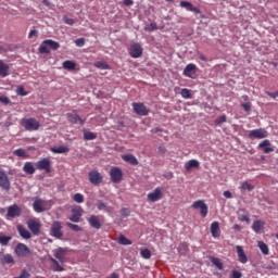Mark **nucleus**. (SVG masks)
Listing matches in <instances>:
<instances>
[{
  "label": "nucleus",
  "instance_id": "f257e3e1",
  "mask_svg": "<svg viewBox=\"0 0 278 278\" xmlns=\"http://www.w3.org/2000/svg\"><path fill=\"white\" fill-rule=\"evenodd\" d=\"M53 256H49V262H51V268L54 273H63L64 267L62 264L66 262V255L68 250L66 248H58L52 251Z\"/></svg>",
  "mask_w": 278,
  "mask_h": 278
},
{
  "label": "nucleus",
  "instance_id": "f03ea898",
  "mask_svg": "<svg viewBox=\"0 0 278 278\" xmlns=\"http://www.w3.org/2000/svg\"><path fill=\"white\" fill-rule=\"evenodd\" d=\"M53 207V202L51 200H42L36 197L34 199L33 208L37 214H42V212H49Z\"/></svg>",
  "mask_w": 278,
  "mask_h": 278
},
{
  "label": "nucleus",
  "instance_id": "7ed1b4c3",
  "mask_svg": "<svg viewBox=\"0 0 278 278\" xmlns=\"http://www.w3.org/2000/svg\"><path fill=\"white\" fill-rule=\"evenodd\" d=\"M22 126L24 129H26V131H38V129H40V122L34 117L23 118Z\"/></svg>",
  "mask_w": 278,
  "mask_h": 278
},
{
  "label": "nucleus",
  "instance_id": "20e7f679",
  "mask_svg": "<svg viewBox=\"0 0 278 278\" xmlns=\"http://www.w3.org/2000/svg\"><path fill=\"white\" fill-rule=\"evenodd\" d=\"M27 227L29 231H31L33 236H40V228L42 227V224H40V222L36 219H28Z\"/></svg>",
  "mask_w": 278,
  "mask_h": 278
},
{
  "label": "nucleus",
  "instance_id": "39448f33",
  "mask_svg": "<svg viewBox=\"0 0 278 278\" xmlns=\"http://www.w3.org/2000/svg\"><path fill=\"white\" fill-rule=\"evenodd\" d=\"M110 177L113 184H121V181H123V169L119 167H112L110 170Z\"/></svg>",
  "mask_w": 278,
  "mask_h": 278
},
{
  "label": "nucleus",
  "instance_id": "423d86ee",
  "mask_svg": "<svg viewBox=\"0 0 278 278\" xmlns=\"http://www.w3.org/2000/svg\"><path fill=\"white\" fill-rule=\"evenodd\" d=\"M132 110L135 114H138V116H149V109L144 105V103L134 102Z\"/></svg>",
  "mask_w": 278,
  "mask_h": 278
},
{
  "label": "nucleus",
  "instance_id": "0eeeda50",
  "mask_svg": "<svg viewBox=\"0 0 278 278\" xmlns=\"http://www.w3.org/2000/svg\"><path fill=\"white\" fill-rule=\"evenodd\" d=\"M192 207L193 210H200L202 218H205V216H207L208 207L203 200H198L193 202Z\"/></svg>",
  "mask_w": 278,
  "mask_h": 278
},
{
  "label": "nucleus",
  "instance_id": "6e6552de",
  "mask_svg": "<svg viewBox=\"0 0 278 278\" xmlns=\"http://www.w3.org/2000/svg\"><path fill=\"white\" fill-rule=\"evenodd\" d=\"M89 181L93 186H99V184H103V176L96 169L89 172Z\"/></svg>",
  "mask_w": 278,
  "mask_h": 278
},
{
  "label": "nucleus",
  "instance_id": "1a4fd4ad",
  "mask_svg": "<svg viewBox=\"0 0 278 278\" xmlns=\"http://www.w3.org/2000/svg\"><path fill=\"white\" fill-rule=\"evenodd\" d=\"M128 53L130 58L138 59L142 56V46L140 43L136 42L132 43L128 50Z\"/></svg>",
  "mask_w": 278,
  "mask_h": 278
},
{
  "label": "nucleus",
  "instance_id": "9d476101",
  "mask_svg": "<svg viewBox=\"0 0 278 278\" xmlns=\"http://www.w3.org/2000/svg\"><path fill=\"white\" fill-rule=\"evenodd\" d=\"M50 233L60 240L64 236V233H62V223L54 222L51 226Z\"/></svg>",
  "mask_w": 278,
  "mask_h": 278
},
{
  "label": "nucleus",
  "instance_id": "9b49d317",
  "mask_svg": "<svg viewBox=\"0 0 278 278\" xmlns=\"http://www.w3.org/2000/svg\"><path fill=\"white\" fill-rule=\"evenodd\" d=\"M21 214H23V208H21L18 205L13 204L8 207L7 216L9 218H18V216H21Z\"/></svg>",
  "mask_w": 278,
  "mask_h": 278
},
{
  "label": "nucleus",
  "instance_id": "f8f14e48",
  "mask_svg": "<svg viewBox=\"0 0 278 278\" xmlns=\"http://www.w3.org/2000/svg\"><path fill=\"white\" fill-rule=\"evenodd\" d=\"M185 77L197 79V65L193 63L188 64L184 70Z\"/></svg>",
  "mask_w": 278,
  "mask_h": 278
},
{
  "label": "nucleus",
  "instance_id": "ddd939ff",
  "mask_svg": "<svg viewBox=\"0 0 278 278\" xmlns=\"http://www.w3.org/2000/svg\"><path fill=\"white\" fill-rule=\"evenodd\" d=\"M268 137V131L263 128L254 129L249 132V138H256L258 140H262L263 138Z\"/></svg>",
  "mask_w": 278,
  "mask_h": 278
},
{
  "label": "nucleus",
  "instance_id": "4468645a",
  "mask_svg": "<svg viewBox=\"0 0 278 278\" xmlns=\"http://www.w3.org/2000/svg\"><path fill=\"white\" fill-rule=\"evenodd\" d=\"M0 188L2 190H10V178L8 177V174H5V170H0Z\"/></svg>",
  "mask_w": 278,
  "mask_h": 278
},
{
  "label": "nucleus",
  "instance_id": "2eb2a0df",
  "mask_svg": "<svg viewBox=\"0 0 278 278\" xmlns=\"http://www.w3.org/2000/svg\"><path fill=\"white\" fill-rule=\"evenodd\" d=\"M15 253L20 256V257H25L27 255H29L31 253V250H29V248L24 244V243H18L15 248Z\"/></svg>",
  "mask_w": 278,
  "mask_h": 278
},
{
  "label": "nucleus",
  "instance_id": "dca6fc26",
  "mask_svg": "<svg viewBox=\"0 0 278 278\" xmlns=\"http://www.w3.org/2000/svg\"><path fill=\"white\" fill-rule=\"evenodd\" d=\"M66 118L70 121V123H74V125H84V123H86V121H84L75 111L67 113Z\"/></svg>",
  "mask_w": 278,
  "mask_h": 278
},
{
  "label": "nucleus",
  "instance_id": "f3484780",
  "mask_svg": "<svg viewBox=\"0 0 278 278\" xmlns=\"http://www.w3.org/2000/svg\"><path fill=\"white\" fill-rule=\"evenodd\" d=\"M160 199H162V189L160 187L148 193V201H151V203H155Z\"/></svg>",
  "mask_w": 278,
  "mask_h": 278
},
{
  "label": "nucleus",
  "instance_id": "a211bd4d",
  "mask_svg": "<svg viewBox=\"0 0 278 278\" xmlns=\"http://www.w3.org/2000/svg\"><path fill=\"white\" fill-rule=\"evenodd\" d=\"M38 170H45L46 173H51V161L49 159H42L37 163Z\"/></svg>",
  "mask_w": 278,
  "mask_h": 278
},
{
  "label": "nucleus",
  "instance_id": "6ab92c4d",
  "mask_svg": "<svg viewBox=\"0 0 278 278\" xmlns=\"http://www.w3.org/2000/svg\"><path fill=\"white\" fill-rule=\"evenodd\" d=\"M83 214H84V210L81 207H75L72 210V216L70 217V220L72 223H79Z\"/></svg>",
  "mask_w": 278,
  "mask_h": 278
},
{
  "label": "nucleus",
  "instance_id": "aec40b11",
  "mask_svg": "<svg viewBox=\"0 0 278 278\" xmlns=\"http://www.w3.org/2000/svg\"><path fill=\"white\" fill-rule=\"evenodd\" d=\"M180 8H186L188 12H193L194 14H201V9L192 5L189 1H180Z\"/></svg>",
  "mask_w": 278,
  "mask_h": 278
},
{
  "label": "nucleus",
  "instance_id": "412c9836",
  "mask_svg": "<svg viewBox=\"0 0 278 278\" xmlns=\"http://www.w3.org/2000/svg\"><path fill=\"white\" fill-rule=\"evenodd\" d=\"M211 233L213 238L220 237V224L218 222H213L211 224Z\"/></svg>",
  "mask_w": 278,
  "mask_h": 278
},
{
  "label": "nucleus",
  "instance_id": "4be33fe9",
  "mask_svg": "<svg viewBox=\"0 0 278 278\" xmlns=\"http://www.w3.org/2000/svg\"><path fill=\"white\" fill-rule=\"evenodd\" d=\"M88 223H89L90 227H92L93 229H101V222L99 220L98 216L91 215L88 218Z\"/></svg>",
  "mask_w": 278,
  "mask_h": 278
},
{
  "label": "nucleus",
  "instance_id": "5701e85b",
  "mask_svg": "<svg viewBox=\"0 0 278 278\" xmlns=\"http://www.w3.org/2000/svg\"><path fill=\"white\" fill-rule=\"evenodd\" d=\"M264 225H266V223H264L263 220L256 219L252 224V229L255 233H262V230L264 229Z\"/></svg>",
  "mask_w": 278,
  "mask_h": 278
},
{
  "label": "nucleus",
  "instance_id": "b1692460",
  "mask_svg": "<svg viewBox=\"0 0 278 278\" xmlns=\"http://www.w3.org/2000/svg\"><path fill=\"white\" fill-rule=\"evenodd\" d=\"M237 255L239 257V262H241V264H247V262H249V258L247 257V254L244 253V250L242 249V247L237 245Z\"/></svg>",
  "mask_w": 278,
  "mask_h": 278
},
{
  "label": "nucleus",
  "instance_id": "393cba45",
  "mask_svg": "<svg viewBox=\"0 0 278 278\" xmlns=\"http://www.w3.org/2000/svg\"><path fill=\"white\" fill-rule=\"evenodd\" d=\"M260 149H263L264 153H273L274 148H270V140L265 139L258 144Z\"/></svg>",
  "mask_w": 278,
  "mask_h": 278
},
{
  "label": "nucleus",
  "instance_id": "a878e982",
  "mask_svg": "<svg viewBox=\"0 0 278 278\" xmlns=\"http://www.w3.org/2000/svg\"><path fill=\"white\" fill-rule=\"evenodd\" d=\"M17 231L24 240H29L31 238V232L21 225L17 226Z\"/></svg>",
  "mask_w": 278,
  "mask_h": 278
},
{
  "label": "nucleus",
  "instance_id": "bb28decb",
  "mask_svg": "<svg viewBox=\"0 0 278 278\" xmlns=\"http://www.w3.org/2000/svg\"><path fill=\"white\" fill-rule=\"evenodd\" d=\"M10 75V65L0 60V77H8Z\"/></svg>",
  "mask_w": 278,
  "mask_h": 278
},
{
  "label": "nucleus",
  "instance_id": "cd10ccee",
  "mask_svg": "<svg viewBox=\"0 0 278 278\" xmlns=\"http://www.w3.org/2000/svg\"><path fill=\"white\" fill-rule=\"evenodd\" d=\"M23 170L26 175H34V173H36V167L34 166V163L26 162L23 166Z\"/></svg>",
  "mask_w": 278,
  "mask_h": 278
},
{
  "label": "nucleus",
  "instance_id": "c85d7f7f",
  "mask_svg": "<svg viewBox=\"0 0 278 278\" xmlns=\"http://www.w3.org/2000/svg\"><path fill=\"white\" fill-rule=\"evenodd\" d=\"M124 162H127L128 164H131V166H138V159L134 156V154H125L122 156Z\"/></svg>",
  "mask_w": 278,
  "mask_h": 278
},
{
  "label": "nucleus",
  "instance_id": "c756f323",
  "mask_svg": "<svg viewBox=\"0 0 278 278\" xmlns=\"http://www.w3.org/2000/svg\"><path fill=\"white\" fill-rule=\"evenodd\" d=\"M39 53H51V49H49V45L47 42V39L41 42V45L38 48Z\"/></svg>",
  "mask_w": 278,
  "mask_h": 278
},
{
  "label": "nucleus",
  "instance_id": "7c9ffc66",
  "mask_svg": "<svg viewBox=\"0 0 278 278\" xmlns=\"http://www.w3.org/2000/svg\"><path fill=\"white\" fill-rule=\"evenodd\" d=\"M200 163L197 160H190L185 164L186 170H192V168H199Z\"/></svg>",
  "mask_w": 278,
  "mask_h": 278
},
{
  "label": "nucleus",
  "instance_id": "2f4dec72",
  "mask_svg": "<svg viewBox=\"0 0 278 278\" xmlns=\"http://www.w3.org/2000/svg\"><path fill=\"white\" fill-rule=\"evenodd\" d=\"M52 153H68L71 149L66 146H59V147H53L51 148Z\"/></svg>",
  "mask_w": 278,
  "mask_h": 278
},
{
  "label": "nucleus",
  "instance_id": "473e14b6",
  "mask_svg": "<svg viewBox=\"0 0 278 278\" xmlns=\"http://www.w3.org/2000/svg\"><path fill=\"white\" fill-rule=\"evenodd\" d=\"M46 41L48 42L50 51H58V49H60V42L54 41L53 39H46Z\"/></svg>",
  "mask_w": 278,
  "mask_h": 278
},
{
  "label": "nucleus",
  "instance_id": "72a5a7b5",
  "mask_svg": "<svg viewBox=\"0 0 278 278\" xmlns=\"http://www.w3.org/2000/svg\"><path fill=\"white\" fill-rule=\"evenodd\" d=\"M96 206L101 212H110V206H108V204L101 200L97 201Z\"/></svg>",
  "mask_w": 278,
  "mask_h": 278
},
{
  "label": "nucleus",
  "instance_id": "f704fd0d",
  "mask_svg": "<svg viewBox=\"0 0 278 278\" xmlns=\"http://www.w3.org/2000/svg\"><path fill=\"white\" fill-rule=\"evenodd\" d=\"M12 240V237H8L3 235V232H0V244L2 247H8L10 244V241Z\"/></svg>",
  "mask_w": 278,
  "mask_h": 278
},
{
  "label": "nucleus",
  "instance_id": "c9c22d12",
  "mask_svg": "<svg viewBox=\"0 0 278 278\" xmlns=\"http://www.w3.org/2000/svg\"><path fill=\"white\" fill-rule=\"evenodd\" d=\"M76 66L77 65L73 61L67 60V61L63 62V68H65L66 71H75Z\"/></svg>",
  "mask_w": 278,
  "mask_h": 278
},
{
  "label": "nucleus",
  "instance_id": "e433bc0d",
  "mask_svg": "<svg viewBox=\"0 0 278 278\" xmlns=\"http://www.w3.org/2000/svg\"><path fill=\"white\" fill-rule=\"evenodd\" d=\"M118 244H123V247H128L132 244L131 240H129L125 235H121L118 239Z\"/></svg>",
  "mask_w": 278,
  "mask_h": 278
},
{
  "label": "nucleus",
  "instance_id": "4c0bfd02",
  "mask_svg": "<svg viewBox=\"0 0 278 278\" xmlns=\"http://www.w3.org/2000/svg\"><path fill=\"white\" fill-rule=\"evenodd\" d=\"M2 264H14V257L11 254H4L1 257Z\"/></svg>",
  "mask_w": 278,
  "mask_h": 278
},
{
  "label": "nucleus",
  "instance_id": "58836bf2",
  "mask_svg": "<svg viewBox=\"0 0 278 278\" xmlns=\"http://www.w3.org/2000/svg\"><path fill=\"white\" fill-rule=\"evenodd\" d=\"M96 68H102V71H108L110 68V65L105 61H98L94 63Z\"/></svg>",
  "mask_w": 278,
  "mask_h": 278
},
{
  "label": "nucleus",
  "instance_id": "ea45409f",
  "mask_svg": "<svg viewBox=\"0 0 278 278\" xmlns=\"http://www.w3.org/2000/svg\"><path fill=\"white\" fill-rule=\"evenodd\" d=\"M211 262L213 266H216V268H218V270H223V262H220V258L211 257Z\"/></svg>",
  "mask_w": 278,
  "mask_h": 278
},
{
  "label": "nucleus",
  "instance_id": "a19ab883",
  "mask_svg": "<svg viewBox=\"0 0 278 278\" xmlns=\"http://www.w3.org/2000/svg\"><path fill=\"white\" fill-rule=\"evenodd\" d=\"M258 249H261L263 255H268L269 253L268 245L264 243V241H258Z\"/></svg>",
  "mask_w": 278,
  "mask_h": 278
},
{
  "label": "nucleus",
  "instance_id": "79ce46f5",
  "mask_svg": "<svg viewBox=\"0 0 278 278\" xmlns=\"http://www.w3.org/2000/svg\"><path fill=\"white\" fill-rule=\"evenodd\" d=\"M180 94H181L182 99H192V93L190 92V89H188V88L181 89Z\"/></svg>",
  "mask_w": 278,
  "mask_h": 278
},
{
  "label": "nucleus",
  "instance_id": "37998d69",
  "mask_svg": "<svg viewBox=\"0 0 278 278\" xmlns=\"http://www.w3.org/2000/svg\"><path fill=\"white\" fill-rule=\"evenodd\" d=\"M84 139L85 140H94V139H97V135H94L91 131L85 130L84 131Z\"/></svg>",
  "mask_w": 278,
  "mask_h": 278
},
{
  "label": "nucleus",
  "instance_id": "c03bdc74",
  "mask_svg": "<svg viewBox=\"0 0 278 278\" xmlns=\"http://www.w3.org/2000/svg\"><path fill=\"white\" fill-rule=\"evenodd\" d=\"M140 255L143 257V260H151V250L143 249L140 251Z\"/></svg>",
  "mask_w": 278,
  "mask_h": 278
},
{
  "label": "nucleus",
  "instance_id": "a18cd8bd",
  "mask_svg": "<svg viewBox=\"0 0 278 278\" xmlns=\"http://www.w3.org/2000/svg\"><path fill=\"white\" fill-rule=\"evenodd\" d=\"M253 189H254V187L251 184H249L247 181L241 182L240 190H248V192H251V191H253Z\"/></svg>",
  "mask_w": 278,
  "mask_h": 278
},
{
  "label": "nucleus",
  "instance_id": "49530a36",
  "mask_svg": "<svg viewBox=\"0 0 278 278\" xmlns=\"http://www.w3.org/2000/svg\"><path fill=\"white\" fill-rule=\"evenodd\" d=\"M16 94H18V97H27V91H25L23 86H20L16 89Z\"/></svg>",
  "mask_w": 278,
  "mask_h": 278
},
{
  "label": "nucleus",
  "instance_id": "de8ad7c7",
  "mask_svg": "<svg viewBox=\"0 0 278 278\" xmlns=\"http://www.w3.org/2000/svg\"><path fill=\"white\" fill-rule=\"evenodd\" d=\"M73 199L76 203H84V194L81 193H75Z\"/></svg>",
  "mask_w": 278,
  "mask_h": 278
},
{
  "label": "nucleus",
  "instance_id": "09e8293b",
  "mask_svg": "<svg viewBox=\"0 0 278 278\" xmlns=\"http://www.w3.org/2000/svg\"><path fill=\"white\" fill-rule=\"evenodd\" d=\"M239 220H241V223H247L248 225L251 223L248 214H239Z\"/></svg>",
  "mask_w": 278,
  "mask_h": 278
},
{
  "label": "nucleus",
  "instance_id": "8fccbe9b",
  "mask_svg": "<svg viewBox=\"0 0 278 278\" xmlns=\"http://www.w3.org/2000/svg\"><path fill=\"white\" fill-rule=\"evenodd\" d=\"M155 29H157V24L155 23H151L144 27L146 31H155Z\"/></svg>",
  "mask_w": 278,
  "mask_h": 278
},
{
  "label": "nucleus",
  "instance_id": "3c124183",
  "mask_svg": "<svg viewBox=\"0 0 278 278\" xmlns=\"http://www.w3.org/2000/svg\"><path fill=\"white\" fill-rule=\"evenodd\" d=\"M216 125H223V123H227V115H220L215 121Z\"/></svg>",
  "mask_w": 278,
  "mask_h": 278
},
{
  "label": "nucleus",
  "instance_id": "603ef678",
  "mask_svg": "<svg viewBox=\"0 0 278 278\" xmlns=\"http://www.w3.org/2000/svg\"><path fill=\"white\" fill-rule=\"evenodd\" d=\"M66 225L70 229H72V231H81V227H79L78 225L72 223H67Z\"/></svg>",
  "mask_w": 278,
  "mask_h": 278
},
{
  "label": "nucleus",
  "instance_id": "864d4df0",
  "mask_svg": "<svg viewBox=\"0 0 278 278\" xmlns=\"http://www.w3.org/2000/svg\"><path fill=\"white\" fill-rule=\"evenodd\" d=\"M63 23H65V25H75V21L66 15L63 16Z\"/></svg>",
  "mask_w": 278,
  "mask_h": 278
},
{
  "label": "nucleus",
  "instance_id": "5fc2aeb1",
  "mask_svg": "<svg viewBox=\"0 0 278 278\" xmlns=\"http://www.w3.org/2000/svg\"><path fill=\"white\" fill-rule=\"evenodd\" d=\"M14 155H17V157H25L26 152L23 149H17L14 151Z\"/></svg>",
  "mask_w": 278,
  "mask_h": 278
},
{
  "label": "nucleus",
  "instance_id": "6e6d98bb",
  "mask_svg": "<svg viewBox=\"0 0 278 278\" xmlns=\"http://www.w3.org/2000/svg\"><path fill=\"white\" fill-rule=\"evenodd\" d=\"M76 47H84L86 45V39L85 38H78L75 40Z\"/></svg>",
  "mask_w": 278,
  "mask_h": 278
},
{
  "label": "nucleus",
  "instance_id": "4d7b16f0",
  "mask_svg": "<svg viewBox=\"0 0 278 278\" xmlns=\"http://www.w3.org/2000/svg\"><path fill=\"white\" fill-rule=\"evenodd\" d=\"M231 278H242V274L239 270L233 269L231 273Z\"/></svg>",
  "mask_w": 278,
  "mask_h": 278
},
{
  "label": "nucleus",
  "instance_id": "13d9d810",
  "mask_svg": "<svg viewBox=\"0 0 278 278\" xmlns=\"http://www.w3.org/2000/svg\"><path fill=\"white\" fill-rule=\"evenodd\" d=\"M129 214H131L129 208H122L121 210V215L124 216L125 218H127V216H129Z\"/></svg>",
  "mask_w": 278,
  "mask_h": 278
},
{
  "label": "nucleus",
  "instance_id": "bf43d9fd",
  "mask_svg": "<svg viewBox=\"0 0 278 278\" xmlns=\"http://www.w3.org/2000/svg\"><path fill=\"white\" fill-rule=\"evenodd\" d=\"M241 108H243L245 112H251V102L242 103Z\"/></svg>",
  "mask_w": 278,
  "mask_h": 278
},
{
  "label": "nucleus",
  "instance_id": "052dcab7",
  "mask_svg": "<svg viewBox=\"0 0 278 278\" xmlns=\"http://www.w3.org/2000/svg\"><path fill=\"white\" fill-rule=\"evenodd\" d=\"M14 278H29V273H27V270H23L20 276L14 277Z\"/></svg>",
  "mask_w": 278,
  "mask_h": 278
},
{
  "label": "nucleus",
  "instance_id": "680f3d73",
  "mask_svg": "<svg viewBox=\"0 0 278 278\" xmlns=\"http://www.w3.org/2000/svg\"><path fill=\"white\" fill-rule=\"evenodd\" d=\"M0 102L8 105L10 103V98L0 96Z\"/></svg>",
  "mask_w": 278,
  "mask_h": 278
},
{
  "label": "nucleus",
  "instance_id": "e2e57ef3",
  "mask_svg": "<svg viewBox=\"0 0 278 278\" xmlns=\"http://www.w3.org/2000/svg\"><path fill=\"white\" fill-rule=\"evenodd\" d=\"M224 197L226 199H233V194H231V191H224Z\"/></svg>",
  "mask_w": 278,
  "mask_h": 278
},
{
  "label": "nucleus",
  "instance_id": "0e129e2a",
  "mask_svg": "<svg viewBox=\"0 0 278 278\" xmlns=\"http://www.w3.org/2000/svg\"><path fill=\"white\" fill-rule=\"evenodd\" d=\"M34 36H38V30L34 29V30H30L29 34H28V38H34Z\"/></svg>",
  "mask_w": 278,
  "mask_h": 278
},
{
  "label": "nucleus",
  "instance_id": "69168bd1",
  "mask_svg": "<svg viewBox=\"0 0 278 278\" xmlns=\"http://www.w3.org/2000/svg\"><path fill=\"white\" fill-rule=\"evenodd\" d=\"M127 8H129V5H134V0H124L123 2Z\"/></svg>",
  "mask_w": 278,
  "mask_h": 278
},
{
  "label": "nucleus",
  "instance_id": "338daca9",
  "mask_svg": "<svg viewBox=\"0 0 278 278\" xmlns=\"http://www.w3.org/2000/svg\"><path fill=\"white\" fill-rule=\"evenodd\" d=\"M42 3L47 7V8H53V4L51 2H49L48 0H42Z\"/></svg>",
  "mask_w": 278,
  "mask_h": 278
},
{
  "label": "nucleus",
  "instance_id": "774afa93",
  "mask_svg": "<svg viewBox=\"0 0 278 278\" xmlns=\"http://www.w3.org/2000/svg\"><path fill=\"white\" fill-rule=\"evenodd\" d=\"M235 231H240V229H242V227H240V225L235 224L233 227Z\"/></svg>",
  "mask_w": 278,
  "mask_h": 278
}]
</instances>
